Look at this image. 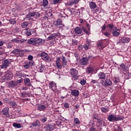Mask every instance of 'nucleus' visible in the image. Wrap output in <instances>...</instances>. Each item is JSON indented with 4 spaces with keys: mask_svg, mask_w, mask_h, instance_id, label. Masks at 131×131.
Instances as JSON below:
<instances>
[{
    "mask_svg": "<svg viewBox=\"0 0 131 131\" xmlns=\"http://www.w3.org/2000/svg\"><path fill=\"white\" fill-rule=\"evenodd\" d=\"M28 43L38 47L42 45V39L38 37L31 38L30 40H28Z\"/></svg>",
    "mask_w": 131,
    "mask_h": 131,
    "instance_id": "f257e3e1",
    "label": "nucleus"
},
{
    "mask_svg": "<svg viewBox=\"0 0 131 131\" xmlns=\"http://www.w3.org/2000/svg\"><path fill=\"white\" fill-rule=\"evenodd\" d=\"M124 118V117H123V116L116 117V116L113 114H110L107 117V120H108V121L113 122L114 121H119L120 120H123Z\"/></svg>",
    "mask_w": 131,
    "mask_h": 131,
    "instance_id": "f03ea898",
    "label": "nucleus"
},
{
    "mask_svg": "<svg viewBox=\"0 0 131 131\" xmlns=\"http://www.w3.org/2000/svg\"><path fill=\"white\" fill-rule=\"evenodd\" d=\"M25 51L22 49L16 48L14 49L11 53V54H14L16 57H23Z\"/></svg>",
    "mask_w": 131,
    "mask_h": 131,
    "instance_id": "7ed1b4c3",
    "label": "nucleus"
},
{
    "mask_svg": "<svg viewBox=\"0 0 131 131\" xmlns=\"http://www.w3.org/2000/svg\"><path fill=\"white\" fill-rule=\"evenodd\" d=\"M40 16V14L37 12H30L26 15L25 19V20H32V17L38 18Z\"/></svg>",
    "mask_w": 131,
    "mask_h": 131,
    "instance_id": "20e7f679",
    "label": "nucleus"
},
{
    "mask_svg": "<svg viewBox=\"0 0 131 131\" xmlns=\"http://www.w3.org/2000/svg\"><path fill=\"white\" fill-rule=\"evenodd\" d=\"M70 73L72 77L75 79L78 78V71L76 70V69L74 68L71 69L70 70Z\"/></svg>",
    "mask_w": 131,
    "mask_h": 131,
    "instance_id": "39448f33",
    "label": "nucleus"
},
{
    "mask_svg": "<svg viewBox=\"0 0 131 131\" xmlns=\"http://www.w3.org/2000/svg\"><path fill=\"white\" fill-rule=\"evenodd\" d=\"M100 83H101V84L103 85L104 88H107V86H111V85H112V81H111L110 79H106L105 82L103 80H101Z\"/></svg>",
    "mask_w": 131,
    "mask_h": 131,
    "instance_id": "423d86ee",
    "label": "nucleus"
},
{
    "mask_svg": "<svg viewBox=\"0 0 131 131\" xmlns=\"http://www.w3.org/2000/svg\"><path fill=\"white\" fill-rule=\"evenodd\" d=\"M24 32L28 36H30L31 34H33V33H34V32H35V30H34V29H26L24 30Z\"/></svg>",
    "mask_w": 131,
    "mask_h": 131,
    "instance_id": "0eeeda50",
    "label": "nucleus"
},
{
    "mask_svg": "<svg viewBox=\"0 0 131 131\" xmlns=\"http://www.w3.org/2000/svg\"><path fill=\"white\" fill-rule=\"evenodd\" d=\"M119 40H121L123 43H128L130 41V39L127 37H120Z\"/></svg>",
    "mask_w": 131,
    "mask_h": 131,
    "instance_id": "6e6552de",
    "label": "nucleus"
},
{
    "mask_svg": "<svg viewBox=\"0 0 131 131\" xmlns=\"http://www.w3.org/2000/svg\"><path fill=\"white\" fill-rule=\"evenodd\" d=\"M10 64V61L8 59H5L4 61L3 64L1 66V68H2V69H4V68L7 69Z\"/></svg>",
    "mask_w": 131,
    "mask_h": 131,
    "instance_id": "1a4fd4ad",
    "label": "nucleus"
},
{
    "mask_svg": "<svg viewBox=\"0 0 131 131\" xmlns=\"http://www.w3.org/2000/svg\"><path fill=\"white\" fill-rule=\"evenodd\" d=\"M81 65H88L89 64V59L88 57H83L80 60Z\"/></svg>",
    "mask_w": 131,
    "mask_h": 131,
    "instance_id": "9d476101",
    "label": "nucleus"
},
{
    "mask_svg": "<svg viewBox=\"0 0 131 131\" xmlns=\"http://www.w3.org/2000/svg\"><path fill=\"white\" fill-rule=\"evenodd\" d=\"M49 88L53 91V92H55L56 89H57V85L54 81H51L49 83Z\"/></svg>",
    "mask_w": 131,
    "mask_h": 131,
    "instance_id": "9b49d317",
    "label": "nucleus"
},
{
    "mask_svg": "<svg viewBox=\"0 0 131 131\" xmlns=\"http://www.w3.org/2000/svg\"><path fill=\"white\" fill-rule=\"evenodd\" d=\"M120 69H122L123 70V73L124 74H126L127 72H128V68L127 67L125 66L123 63H121L120 64Z\"/></svg>",
    "mask_w": 131,
    "mask_h": 131,
    "instance_id": "f8f14e48",
    "label": "nucleus"
},
{
    "mask_svg": "<svg viewBox=\"0 0 131 131\" xmlns=\"http://www.w3.org/2000/svg\"><path fill=\"white\" fill-rule=\"evenodd\" d=\"M40 57L44 61L49 60V55L46 52H42L40 54Z\"/></svg>",
    "mask_w": 131,
    "mask_h": 131,
    "instance_id": "ddd939ff",
    "label": "nucleus"
},
{
    "mask_svg": "<svg viewBox=\"0 0 131 131\" xmlns=\"http://www.w3.org/2000/svg\"><path fill=\"white\" fill-rule=\"evenodd\" d=\"M55 65L58 69H62L63 64H62V62H61L60 58H58L56 60Z\"/></svg>",
    "mask_w": 131,
    "mask_h": 131,
    "instance_id": "4468645a",
    "label": "nucleus"
},
{
    "mask_svg": "<svg viewBox=\"0 0 131 131\" xmlns=\"http://www.w3.org/2000/svg\"><path fill=\"white\" fill-rule=\"evenodd\" d=\"M32 65H33V62L31 61H29L25 62L23 67L25 69H28V68L31 67V66H32Z\"/></svg>",
    "mask_w": 131,
    "mask_h": 131,
    "instance_id": "2eb2a0df",
    "label": "nucleus"
},
{
    "mask_svg": "<svg viewBox=\"0 0 131 131\" xmlns=\"http://www.w3.org/2000/svg\"><path fill=\"white\" fill-rule=\"evenodd\" d=\"M57 36H60V33H56L51 34L50 36H49L48 39L49 40H52V39H54V38H56Z\"/></svg>",
    "mask_w": 131,
    "mask_h": 131,
    "instance_id": "dca6fc26",
    "label": "nucleus"
},
{
    "mask_svg": "<svg viewBox=\"0 0 131 131\" xmlns=\"http://www.w3.org/2000/svg\"><path fill=\"white\" fill-rule=\"evenodd\" d=\"M2 112L3 113V115L6 116V117H9L10 116V115L9 114V107H6L4 108Z\"/></svg>",
    "mask_w": 131,
    "mask_h": 131,
    "instance_id": "f3484780",
    "label": "nucleus"
},
{
    "mask_svg": "<svg viewBox=\"0 0 131 131\" xmlns=\"http://www.w3.org/2000/svg\"><path fill=\"white\" fill-rule=\"evenodd\" d=\"M8 86L9 88H11V89H14L15 86H17V84L16 81L11 80L8 82Z\"/></svg>",
    "mask_w": 131,
    "mask_h": 131,
    "instance_id": "a211bd4d",
    "label": "nucleus"
},
{
    "mask_svg": "<svg viewBox=\"0 0 131 131\" xmlns=\"http://www.w3.org/2000/svg\"><path fill=\"white\" fill-rule=\"evenodd\" d=\"M37 108V110H39V111H45L47 109V106L45 104H39Z\"/></svg>",
    "mask_w": 131,
    "mask_h": 131,
    "instance_id": "6ab92c4d",
    "label": "nucleus"
},
{
    "mask_svg": "<svg viewBox=\"0 0 131 131\" xmlns=\"http://www.w3.org/2000/svg\"><path fill=\"white\" fill-rule=\"evenodd\" d=\"M91 46L92 43H91V42L87 41L86 43L83 46V49H84V50L88 51V50H90V47H91Z\"/></svg>",
    "mask_w": 131,
    "mask_h": 131,
    "instance_id": "aec40b11",
    "label": "nucleus"
},
{
    "mask_svg": "<svg viewBox=\"0 0 131 131\" xmlns=\"http://www.w3.org/2000/svg\"><path fill=\"white\" fill-rule=\"evenodd\" d=\"M53 24L56 27H58V26H60V25H62V19H57V20L54 21Z\"/></svg>",
    "mask_w": 131,
    "mask_h": 131,
    "instance_id": "412c9836",
    "label": "nucleus"
},
{
    "mask_svg": "<svg viewBox=\"0 0 131 131\" xmlns=\"http://www.w3.org/2000/svg\"><path fill=\"white\" fill-rule=\"evenodd\" d=\"M98 77L99 79H105L106 78V75L104 72H100L98 74Z\"/></svg>",
    "mask_w": 131,
    "mask_h": 131,
    "instance_id": "4be33fe9",
    "label": "nucleus"
},
{
    "mask_svg": "<svg viewBox=\"0 0 131 131\" xmlns=\"http://www.w3.org/2000/svg\"><path fill=\"white\" fill-rule=\"evenodd\" d=\"M117 31H118V30L117 29V28H116L115 29L113 30L111 32H112V33L114 36L116 37V36H119V34H120V33H119V32H117Z\"/></svg>",
    "mask_w": 131,
    "mask_h": 131,
    "instance_id": "5701e85b",
    "label": "nucleus"
},
{
    "mask_svg": "<svg viewBox=\"0 0 131 131\" xmlns=\"http://www.w3.org/2000/svg\"><path fill=\"white\" fill-rule=\"evenodd\" d=\"M97 123L99 124V125L97 126V127H100V126H102V125H104V123H105V121L103 120L102 119L99 118V119H97Z\"/></svg>",
    "mask_w": 131,
    "mask_h": 131,
    "instance_id": "b1692460",
    "label": "nucleus"
},
{
    "mask_svg": "<svg viewBox=\"0 0 131 131\" xmlns=\"http://www.w3.org/2000/svg\"><path fill=\"white\" fill-rule=\"evenodd\" d=\"M71 94L74 97H78L79 96V91L77 90H72L71 92Z\"/></svg>",
    "mask_w": 131,
    "mask_h": 131,
    "instance_id": "393cba45",
    "label": "nucleus"
},
{
    "mask_svg": "<svg viewBox=\"0 0 131 131\" xmlns=\"http://www.w3.org/2000/svg\"><path fill=\"white\" fill-rule=\"evenodd\" d=\"M74 32L76 34H80L82 32V29H81V28L77 27L75 29Z\"/></svg>",
    "mask_w": 131,
    "mask_h": 131,
    "instance_id": "a878e982",
    "label": "nucleus"
},
{
    "mask_svg": "<svg viewBox=\"0 0 131 131\" xmlns=\"http://www.w3.org/2000/svg\"><path fill=\"white\" fill-rule=\"evenodd\" d=\"M92 72H94V68L91 67H88L86 68V73L87 74H90V73H92Z\"/></svg>",
    "mask_w": 131,
    "mask_h": 131,
    "instance_id": "bb28decb",
    "label": "nucleus"
},
{
    "mask_svg": "<svg viewBox=\"0 0 131 131\" xmlns=\"http://www.w3.org/2000/svg\"><path fill=\"white\" fill-rule=\"evenodd\" d=\"M31 124L33 127H36L37 126H39L40 125V122H39V120H37L35 122L32 123Z\"/></svg>",
    "mask_w": 131,
    "mask_h": 131,
    "instance_id": "cd10ccee",
    "label": "nucleus"
},
{
    "mask_svg": "<svg viewBox=\"0 0 131 131\" xmlns=\"http://www.w3.org/2000/svg\"><path fill=\"white\" fill-rule=\"evenodd\" d=\"M107 27H108L110 32L113 31L114 29H116L114 25L112 24H110L107 25Z\"/></svg>",
    "mask_w": 131,
    "mask_h": 131,
    "instance_id": "c85d7f7f",
    "label": "nucleus"
},
{
    "mask_svg": "<svg viewBox=\"0 0 131 131\" xmlns=\"http://www.w3.org/2000/svg\"><path fill=\"white\" fill-rule=\"evenodd\" d=\"M73 12H74V9L73 8H69L66 10L67 14H68V15H69L70 16V15H72Z\"/></svg>",
    "mask_w": 131,
    "mask_h": 131,
    "instance_id": "c756f323",
    "label": "nucleus"
},
{
    "mask_svg": "<svg viewBox=\"0 0 131 131\" xmlns=\"http://www.w3.org/2000/svg\"><path fill=\"white\" fill-rule=\"evenodd\" d=\"M90 8L91 9V10H93L94 9H96L97 8V5L94 2H91L89 4Z\"/></svg>",
    "mask_w": 131,
    "mask_h": 131,
    "instance_id": "7c9ffc66",
    "label": "nucleus"
},
{
    "mask_svg": "<svg viewBox=\"0 0 131 131\" xmlns=\"http://www.w3.org/2000/svg\"><path fill=\"white\" fill-rule=\"evenodd\" d=\"M19 96L21 98H27V96H28V94H27L26 92L24 91L23 92L20 93Z\"/></svg>",
    "mask_w": 131,
    "mask_h": 131,
    "instance_id": "2f4dec72",
    "label": "nucleus"
},
{
    "mask_svg": "<svg viewBox=\"0 0 131 131\" xmlns=\"http://www.w3.org/2000/svg\"><path fill=\"white\" fill-rule=\"evenodd\" d=\"M61 60H62L61 64H62L63 67H65V66L67 65V60H66V59H65V57L64 56H62L61 57Z\"/></svg>",
    "mask_w": 131,
    "mask_h": 131,
    "instance_id": "473e14b6",
    "label": "nucleus"
},
{
    "mask_svg": "<svg viewBox=\"0 0 131 131\" xmlns=\"http://www.w3.org/2000/svg\"><path fill=\"white\" fill-rule=\"evenodd\" d=\"M38 70L39 72H42L45 70V66L42 64H40Z\"/></svg>",
    "mask_w": 131,
    "mask_h": 131,
    "instance_id": "72a5a7b5",
    "label": "nucleus"
},
{
    "mask_svg": "<svg viewBox=\"0 0 131 131\" xmlns=\"http://www.w3.org/2000/svg\"><path fill=\"white\" fill-rule=\"evenodd\" d=\"M114 131H122V129L118 125H115L114 126Z\"/></svg>",
    "mask_w": 131,
    "mask_h": 131,
    "instance_id": "f704fd0d",
    "label": "nucleus"
},
{
    "mask_svg": "<svg viewBox=\"0 0 131 131\" xmlns=\"http://www.w3.org/2000/svg\"><path fill=\"white\" fill-rule=\"evenodd\" d=\"M29 25V24L28 23V22L25 21L21 24V27L22 28H26V27H27V26H28Z\"/></svg>",
    "mask_w": 131,
    "mask_h": 131,
    "instance_id": "c9c22d12",
    "label": "nucleus"
},
{
    "mask_svg": "<svg viewBox=\"0 0 131 131\" xmlns=\"http://www.w3.org/2000/svg\"><path fill=\"white\" fill-rule=\"evenodd\" d=\"M13 125L14 127H16V128H20L21 127V124L20 123H13Z\"/></svg>",
    "mask_w": 131,
    "mask_h": 131,
    "instance_id": "e433bc0d",
    "label": "nucleus"
},
{
    "mask_svg": "<svg viewBox=\"0 0 131 131\" xmlns=\"http://www.w3.org/2000/svg\"><path fill=\"white\" fill-rule=\"evenodd\" d=\"M9 22H10V24H12L13 25H14V24H16V19L11 18L10 19H9Z\"/></svg>",
    "mask_w": 131,
    "mask_h": 131,
    "instance_id": "4c0bfd02",
    "label": "nucleus"
},
{
    "mask_svg": "<svg viewBox=\"0 0 131 131\" xmlns=\"http://www.w3.org/2000/svg\"><path fill=\"white\" fill-rule=\"evenodd\" d=\"M49 5V1L48 0H43L42 1V6L43 7H47Z\"/></svg>",
    "mask_w": 131,
    "mask_h": 131,
    "instance_id": "58836bf2",
    "label": "nucleus"
},
{
    "mask_svg": "<svg viewBox=\"0 0 131 131\" xmlns=\"http://www.w3.org/2000/svg\"><path fill=\"white\" fill-rule=\"evenodd\" d=\"M74 122L75 123V124H80V121H79V119L77 118H74Z\"/></svg>",
    "mask_w": 131,
    "mask_h": 131,
    "instance_id": "ea45409f",
    "label": "nucleus"
},
{
    "mask_svg": "<svg viewBox=\"0 0 131 131\" xmlns=\"http://www.w3.org/2000/svg\"><path fill=\"white\" fill-rule=\"evenodd\" d=\"M11 41H12V42H16V43H20V40H19L18 38L12 39Z\"/></svg>",
    "mask_w": 131,
    "mask_h": 131,
    "instance_id": "a19ab883",
    "label": "nucleus"
},
{
    "mask_svg": "<svg viewBox=\"0 0 131 131\" xmlns=\"http://www.w3.org/2000/svg\"><path fill=\"white\" fill-rule=\"evenodd\" d=\"M5 76L6 77V80H11V79H12V78H13V75H5Z\"/></svg>",
    "mask_w": 131,
    "mask_h": 131,
    "instance_id": "79ce46f5",
    "label": "nucleus"
},
{
    "mask_svg": "<svg viewBox=\"0 0 131 131\" xmlns=\"http://www.w3.org/2000/svg\"><path fill=\"white\" fill-rule=\"evenodd\" d=\"M62 0H53L54 5H57V4H61Z\"/></svg>",
    "mask_w": 131,
    "mask_h": 131,
    "instance_id": "37998d69",
    "label": "nucleus"
},
{
    "mask_svg": "<svg viewBox=\"0 0 131 131\" xmlns=\"http://www.w3.org/2000/svg\"><path fill=\"white\" fill-rule=\"evenodd\" d=\"M22 82H23V78H20V79L17 80L15 81V83H16V85H17L19 83H22Z\"/></svg>",
    "mask_w": 131,
    "mask_h": 131,
    "instance_id": "c03bdc74",
    "label": "nucleus"
},
{
    "mask_svg": "<svg viewBox=\"0 0 131 131\" xmlns=\"http://www.w3.org/2000/svg\"><path fill=\"white\" fill-rule=\"evenodd\" d=\"M101 110L103 113H107V112L109 111V110L105 107H102Z\"/></svg>",
    "mask_w": 131,
    "mask_h": 131,
    "instance_id": "a18cd8bd",
    "label": "nucleus"
},
{
    "mask_svg": "<svg viewBox=\"0 0 131 131\" xmlns=\"http://www.w3.org/2000/svg\"><path fill=\"white\" fill-rule=\"evenodd\" d=\"M24 80L25 85H26V84H27V83H30V79H29V78H25V79H24Z\"/></svg>",
    "mask_w": 131,
    "mask_h": 131,
    "instance_id": "49530a36",
    "label": "nucleus"
},
{
    "mask_svg": "<svg viewBox=\"0 0 131 131\" xmlns=\"http://www.w3.org/2000/svg\"><path fill=\"white\" fill-rule=\"evenodd\" d=\"M10 105L12 108H16V107H17V104H16V102H11Z\"/></svg>",
    "mask_w": 131,
    "mask_h": 131,
    "instance_id": "de8ad7c7",
    "label": "nucleus"
},
{
    "mask_svg": "<svg viewBox=\"0 0 131 131\" xmlns=\"http://www.w3.org/2000/svg\"><path fill=\"white\" fill-rule=\"evenodd\" d=\"M104 35H105L106 37H110V35H111V33H109L108 32H105L103 33Z\"/></svg>",
    "mask_w": 131,
    "mask_h": 131,
    "instance_id": "09e8293b",
    "label": "nucleus"
},
{
    "mask_svg": "<svg viewBox=\"0 0 131 131\" xmlns=\"http://www.w3.org/2000/svg\"><path fill=\"white\" fill-rule=\"evenodd\" d=\"M13 43L9 42L7 45V48L8 49H12V48H13Z\"/></svg>",
    "mask_w": 131,
    "mask_h": 131,
    "instance_id": "8fccbe9b",
    "label": "nucleus"
},
{
    "mask_svg": "<svg viewBox=\"0 0 131 131\" xmlns=\"http://www.w3.org/2000/svg\"><path fill=\"white\" fill-rule=\"evenodd\" d=\"M40 120L43 123H45L46 121H47V120H48V118L46 117H44L43 118H41Z\"/></svg>",
    "mask_w": 131,
    "mask_h": 131,
    "instance_id": "3c124183",
    "label": "nucleus"
},
{
    "mask_svg": "<svg viewBox=\"0 0 131 131\" xmlns=\"http://www.w3.org/2000/svg\"><path fill=\"white\" fill-rule=\"evenodd\" d=\"M26 41H27V40L21 39L19 40V43L23 45L24 43H26Z\"/></svg>",
    "mask_w": 131,
    "mask_h": 131,
    "instance_id": "603ef678",
    "label": "nucleus"
},
{
    "mask_svg": "<svg viewBox=\"0 0 131 131\" xmlns=\"http://www.w3.org/2000/svg\"><path fill=\"white\" fill-rule=\"evenodd\" d=\"M78 2H79V0H73L71 2V4L72 5H76L77 4H78Z\"/></svg>",
    "mask_w": 131,
    "mask_h": 131,
    "instance_id": "864d4df0",
    "label": "nucleus"
},
{
    "mask_svg": "<svg viewBox=\"0 0 131 131\" xmlns=\"http://www.w3.org/2000/svg\"><path fill=\"white\" fill-rule=\"evenodd\" d=\"M82 30L84 32H85L86 34H87L88 35L90 34V31L86 30V29H85V28L83 27L82 28Z\"/></svg>",
    "mask_w": 131,
    "mask_h": 131,
    "instance_id": "5fc2aeb1",
    "label": "nucleus"
},
{
    "mask_svg": "<svg viewBox=\"0 0 131 131\" xmlns=\"http://www.w3.org/2000/svg\"><path fill=\"white\" fill-rule=\"evenodd\" d=\"M5 75H13V73L11 72V71L8 70L6 72Z\"/></svg>",
    "mask_w": 131,
    "mask_h": 131,
    "instance_id": "6e6d98bb",
    "label": "nucleus"
},
{
    "mask_svg": "<svg viewBox=\"0 0 131 131\" xmlns=\"http://www.w3.org/2000/svg\"><path fill=\"white\" fill-rule=\"evenodd\" d=\"M86 83V81H85L84 79H82L80 81V83L82 84V85H84V84H85Z\"/></svg>",
    "mask_w": 131,
    "mask_h": 131,
    "instance_id": "4d7b16f0",
    "label": "nucleus"
},
{
    "mask_svg": "<svg viewBox=\"0 0 131 131\" xmlns=\"http://www.w3.org/2000/svg\"><path fill=\"white\" fill-rule=\"evenodd\" d=\"M16 76H22V72H18L16 74Z\"/></svg>",
    "mask_w": 131,
    "mask_h": 131,
    "instance_id": "13d9d810",
    "label": "nucleus"
},
{
    "mask_svg": "<svg viewBox=\"0 0 131 131\" xmlns=\"http://www.w3.org/2000/svg\"><path fill=\"white\" fill-rule=\"evenodd\" d=\"M64 108H69V103H64L63 104Z\"/></svg>",
    "mask_w": 131,
    "mask_h": 131,
    "instance_id": "bf43d9fd",
    "label": "nucleus"
},
{
    "mask_svg": "<svg viewBox=\"0 0 131 131\" xmlns=\"http://www.w3.org/2000/svg\"><path fill=\"white\" fill-rule=\"evenodd\" d=\"M67 98V94H64L63 96H61V99H62V100H64V99Z\"/></svg>",
    "mask_w": 131,
    "mask_h": 131,
    "instance_id": "052dcab7",
    "label": "nucleus"
},
{
    "mask_svg": "<svg viewBox=\"0 0 131 131\" xmlns=\"http://www.w3.org/2000/svg\"><path fill=\"white\" fill-rule=\"evenodd\" d=\"M28 60H29V61H31V60L33 59V56H32V55H29L28 56Z\"/></svg>",
    "mask_w": 131,
    "mask_h": 131,
    "instance_id": "680f3d73",
    "label": "nucleus"
},
{
    "mask_svg": "<svg viewBox=\"0 0 131 131\" xmlns=\"http://www.w3.org/2000/svg\"><path fill=\"white\" fill-rule=\"evenodd\" d=\"M98 83V81L97 80H92L91 81V83L95 84V83Z\"/></svg>",
    "mask_w": 131,
    "mask_h": 131,
    "instance_id": "e2e57ef3",
    "label": "nucleus"
},
{
    "mask_svg": "<svg viewBox=\"0 0 131 131\" xmlns=\"http://www.w3.org/2000/svg\"><path fill=\"white\" fill-rule=\"evenodd\" d=\"M78 49L79 50V51H82V46L81 45H79Z\"/></svg>",
    "mask_w": 131,
    "mask_h": 131,
    "instance_id": "0e129e2a",
    "label": "nucleus"
},
{
    "mask_svg": "<svg viewBox=\"0 0 131 131\" xmlns=\"http://www.w3.org/2000/svg\"><path fill=\"white\" fill-rule=\"evenodd\" d=\"M89 131H97L96 130V128L94 127H91L89 129Z\"/></svg>",
    "mask_w": 131,
    "mask_h": 131,
    "instance_id": "69168bd1",
    "label": "nucleus"
},
{
    "mask_svg": "<svg viewBox=\"0 0 131 131\" xmlns=\"http://www.w3.org/2000/svg\"><path fill=\"white\" fill-rule=\"evenodd\" d=\"M72 44L73 45H77V40H72Z\"/></svg>",
    "mask_w": 131,
    "mask_h": 131,
    "instance_id": "338daca9",
    "label": "nucleus"
},
{
    "mask_svg": "<svg viewBox=\"0 0 131 131\" xmlns=\"http://www.w3.org/2000/svg\"><path fill=\"white\" fill-rule=\"evenodd\" d=\"M46 131H52V128H51L50 127H48L46 128Z\"/></svg>",
    "mask_w": 131,
    "mask_h": 131,
    "instance_id": "774afa93",
    "label": "nucleus"
}]
</instances>
